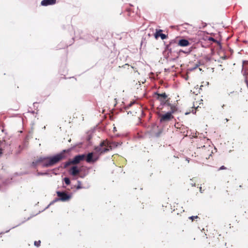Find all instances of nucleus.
Returning a JSON list of instances; mask_svg holds the SVG:
<instances>
[{
    "mask_svg": "<svg viewBox=\"0 0 248 248\" xmlns=\"http://www.w3.org/2000/svg\"><path fill=\"white\" fill-rule=\"evenodd\" d=\"M212 149V147L210 145L206 146L203 145L201 147L197 148L196 153L197 154V155L200 156L201 157L208 159L213 153Z\"/></svg>",
    "mask_w": 248,
    "mask_h": 248,
    "instance_id": "7ed1b4c3",
    "label": "nucleus"
},
{
    "mask_svg": "<svg viewBox=\"0 0 248 248\" xmlns=\"http://www.w3.org/2000/svg\"><path fill=\"white\" fill-rule=\"evenodd\" d=\"M209 40L212 41L213 42H216V40L215 39H214L213 38H212V37H210L209 38Z\"/></svg>",
    "mask_w": 248,
    "mask_h": 248,
    "instance_id": "a211bd4d",
    "label": "nucleus"
},
{
    "mask_svg": "<svg viewBox=\"0 0 248 248\" xmlns=\"http://www.w3.org/2000/svg\"><path fill=\"white\" fill-rule=\"evenodd\" d=\"M95 149L97 152L103 154L109 151V150L111 149V146L108 145V142L103 141L100 143V145L96 147Z\"/></svg>",
    "mask_w": 248,
    "mask_h": 248,
    "instance_id": "423d86ee",
    "label": "nucleus"
},
{
    "mask_svg": "<svg viewBox=\"0 0 248 248\" xmlns=\"http://www.w3.org/2000/svg\"><path fill=\"white\" fill-rule=\"evenodd\" d=\"M86 155H76L72 159L65 163L64 168H66L71 165H77L85 159Z\"/></svg>",
    "mask_w": 248,
    "mask_h": 248,
    "instance_id": "20e7f679",
    "label": "nucleus"
},
{
    "mask_svg": "<svg viewBox=\"0 0 248 248\" xmlns=\"http://www.w3.org/2000/svg\"><path fill=\"white\" fill-rule=\"evenodd\" d=\"M194 110H195V112H193V110H192L193 113H196V109H195Z\"/></svg>",
    "mask_w": 248,
    "mask_h": 248,
    "instance_id": "5701e85b",
    "label": "nucleus"
},
{
    "mask_svg": "<svg viewBox=\"0 0 248 248\" xmlns=\"http://www.w3.org/2000/svg\"><path fill=\"white\" fill-rule=\"evenodd\" d=\"M129 113H130L131 114H132V112L131 111H127L128 114H129Z\"/></svg>",
    "mask_w": 248,
    "mask_h": 248,
    "instance_id": "4be33fe9",
    "label": "nucleus"
},
{
    "mask_svg": "<svg viewBox=\"0 0 248 248\" xmlns=\"http://www.w3.org/2000/svg\"><path fill=\"white\" fill-rule=\"evenodd\" d=\"M66 152V150H63L60 153L52 157H39L37 160L33 161L31 165L33 167H36L40 163H42L43 167H52L65 158V153Z\"/></svg>",
    "mask_w": 248,
    "mask_h": 248,
    "instance_id": "f257e3e1",
    "label": "nucleus"
},
{
    "mask_svg": "<svg viewBox=\"0 0 248 248\" xmlns=\"http://www.w3.org/2000/svg\"><path fill=\"white\" fill-rule=\"evenodd\" d=\"M57 195L58 198L55 199L52 202V203H54L55 202L60 201H62V202L68 201L71 198V196L70 195L68 194L65 192L57 191Z\"/></svg>",
    "mask_w": 248,
    "mask_h": 248,
    "instance_id": "0eeeda50",
    "label": "nucleus"
},
{
    "mask_svg": "<svg viewBox=\"0 0 248 248\" xmlns=\"http://www.w3.org/2000/svg\"><path fill=\"white\" fill-rule=\"evenodd\" d=\"M40 244H41V241L40 240H39V241H34V245L36 246L37 247H38L40 246Z\"/></svg>",
    "mask_w": 248,
    "mask_h": 248,
    "instance_id": "4468645a",
    "label": "nucleus"
},
{
    "mask_svg": "<svg viewBox=\"0 0 248 248\" xmlns=\"http://www.w3.org/2000/svg\"><path fill=\"white\" fill-rule=\"evenodd\" d=\"M154 97L160 102L161 105H167L169 107L172 109V112L177 110V104L176 103L172 104L170 102V98L169 97V95L165 93L155 92L154 93Z\"/></svg>",
    "mask_w": 248,
    "mask_h": 248,
    "instance_id": "f03ea898",
    "label": "nucleus"
},
{
    "mask_svg": "<svg viewBox=\"0 0 248 248\" xmlns=\"http://www.w3.org/2000/svg\"><path fill=\"white\" fill-rule=\"evenodd\" d=\"M175 111H173L170 109V111L168 112L165 114H162L159 115L160 122L161 123H168L174 118V116L172 114Z\"/></svg>",
    "mask_w": 248,
    "mask_h": 248,
    "instance_id": "39448f33",
    "label": "nucleus"
},
{
    "mask_svg": "<svg viewBox=\"0 0 248 248\" xmlns=\"http://www.w3.org/2000/svg\"><path fill=\"white\" fill-rule=\"evenodd\" d=\"M200 191L201 193H202V187H200Z\"/></svg>",
    "mask_w": 248,
    "mask_h": 248,
    "instance_id": "412c9836",
    "label": "nucleus"
},
{
    "mask_svg": "<svg viewBox=\"0 0 248 248\" xmlns=\"http://www.w3.org/2000/svg\"><path fill=\"white\" fill-rule=\"evenodd\" d=\"M93 153H90L86 155V161L88 163H93L97 160V158H93Z\"/></svg>",
    "mask_w": 248,
    "mask_h": 248,
    "instance_id": "1a4fd4ad",
    "label": "nucleus"
},
{
    "mask_svg": "<svg viewBox=\"0 0 248 248\" xmlns=\"http://www.w3.org/2000/svg\"><path fill=\"white\" fill-rule=\"evenodd\" d=\"M178 44L181 46H187L190 45V43L187 40L181 39L179 41Z\"/></svg>",
    "mask_w": 248,
    "mask_h": 248,
    "instance_id": "f8f14e48",
    "label": "nucleus"
},
{
    "mask_svg": "<svg viewBox=\"0 0 248 248\" xmlns=\"http://www.w3.org/2000/svg\"><path fill=\"white\" fill-rule=\"evenodd\" d=\"M69 172L70 174L75 176L79 173L80 170L77 166H74L70 169Z\"/></svg>",
    "mask_w": 248,
    "mask_h": 248,
    "instance_id": "6e6552de",
    "label": "nucleus"
},
{
    "mask_svg": "<svg viewBox=\"0 0 248 248\" xmlns=\"http://www.w3.org/2000/svg\"><path fill=\"white\" fill-rule=\"evenodd\" d=\"M221 58L223 59V60H226L227 59V57L226 56H224L223 57H221Z\"/></svg>",
    "mask_w": 248,
    "mask_h": 248,
    "instance_id": "aec40b11",
    "label": "nucleus"
},
{
    "mask_svg": "<svg viewBox=\"0 0 248 248\" xmlns=\"http://www.w3.org/2000/svg\"><path fill=\"white\" fill-rule=\"evenodd\" d=\"M56 0H43L41 1V5L42 6H46L48 5H53L55 4Z\"/></svg>",
    "mask_w": 248,
    "mask_h": 248,
    "instance_id": "9d476101",
    "label": "nucleus"
},
{
    "mask_svg": "<svg viewBox=\"0 0 248 248\" xmlns=\"http://www.w3.org/2000/svg\"><path fill=\"white\" fill-rule=\"evenodd\" d=\"M162 31L161 30L156 31L155 34V37L156 39H157L159 37H160L162 40L166 39L167 38V36L165 34L162 33Z\"/></svg>",
    "mask_w": 248,
    "mask_h": 248,
    "instance_id": "9b49d317",
    "label": "nucleus"
},
{
    "mask_svg": "<svg viewBox=\"0 0 248 248\" xmlns=\"http://www.w3.org/2000/svg\"><path fill=\"white\" fill-rule=\"evenodd\" d=\"M78 185L77 186V189H80L81 188V186H80V182L79 181H78Z\"/></svg>",
    "mask_w": 248,
    "mask_h": 248,
    "instance_id": "f3484780",
    "label": "nucleus"
},
{
    "mask_svg": "<svg viewBox=\"0 0 248 248\" xmlns=\"http://www.w3.org/2000/svg\"><path fill=\"white\" fill-rule=\"evenodd\" d=\"M225 169H226V168L224 166H222L221 167L219 168L218 170H225Z\"/></svg>",
    "mask_w": 248,
    "mask_h": 248,
    "instance_id": "dca6fc26",
    "label": "nucleus"
},
{
    "mask_svg": "<svg viewBox=\"0 0 248 248\" xmlns=\"http://www.w3.org/2000/svg\"><path fill=\"white\" fill-rule=\"evenodd\" d=\"M64 181L67 185H69L70 184V180L69 178H68L67 177H65L64 178Z\"/></svg>",
    "mask_w": 248,
    "mask_h": 248,
    "instance_id": "ddd939ff",
    "label": "nucleus"
},
{
    "mask_svg": "<svg viewBox=\"0 0 248 248\" xmlns=\"http://www.w3.org/2000/svg\"><path fill=\"white\" fill-rule=\"evenodd\" d=\"M2 154H3V150L2 149H0V156H1Z\"/></svg>",
    "mask_w": 248,
    "mask_h": 248,
    "instance_id": "6ab92c4d",
    "label": "nucleus"
},
{
    "mask_svg": "<svg viewBox=\"0 0 248 248\" xmlns=\"http://www.w3.org/2000/svg\"><path fill=\"white\" fill-rule=\"evenodd\" d=\"M199 218V217L198 216H191L189 217V219L193 221L195 219Z\"/></svg>",
    "mask_w": 248,
    "mask_h": 248,
    "instance_id": "2eb2a0df",
    "label": "nucleus"
}]
</instances>
